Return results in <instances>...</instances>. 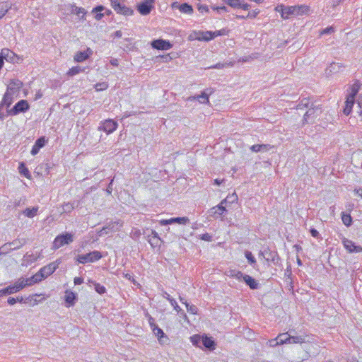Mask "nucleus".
<instances>
[{"label":"nucleus","mask_w":362,"mask_h":362,"mask_svg":"<svg viewBox=\"0 0 362 362\" xmlns=\"http://www.w3.org/2000/svg\"><path fill=\"white\" fill-rule=\"evenodd\" d=\"M275 11L281 13L282 18L288 19L291 16L307 14L309 11V7L305 5L286 6L283 4H280L275 8Z\"/></svg>","instance_id":"nucleus-1"},{"label":"nucleus","mask_w":362,"mask_h":362,"mask_svg":"<svg viewBox=\"0 0 362 362\" xmlns=\"http://www.w3.org/2000/svg\"><path fill=\"white\" fill-rule=\"evenodd\" d=\"M102 255L99 251L95 250L85 255H78L76 261L80 264L94 262L101 259Z\"/></svg>","instance_id":"nucleus-2"},{"label":"nucleus","mask_w":362,"mask_h":362,"mask_svg":"<svg viewBox=\"0 0 362 362\" xmlns=\"http://www.w3.org/2000/svg\"><path fill=\"white\" fill-rule=\"evenodd\" d=\"M74 241L73 235L69 233H66L64 234H61L57 235L54 242L52 247L56 250L59 249V247L65 245H69V243H72Z\"/></svg>","instance_id":"nucleus-3"},{"label":"nucleus","mask_w":362,"mask_h":362,"mask_svg":"<svg viewBox=\"0 0 362 362\" xmlns=\"http://www.w3.org/2000/svg\"><path fill=\"white\" fill-rule=\"evenodd\" d=\"M155 0H142L137 4L136 9L142 16L148 15L154 8Z\"/></svg>","instance_id":"nucleus-4"},{"label":"nucleus","mask_w":362,"mask_h":362,"mask_svg":"<svg viewBox=\"0 0 362 362\" xmlns=\"http://www.w3.org/2000/svg\"><path fill=\"white\" fill-rule=\"evenodd\" d=\"M30 107L27 100H21L11 109L7 110V115H17L21 112H26Z\"/></svg>","instance_id":"nucleus-5"},{"label":"nucleus","mask_w":362,"mask_h":362,"mask_svg":"<svg viewBox=\"0 0 362 362\" xmlns=\"http://www.w3.org/2000/svg\"><path fill=\"white\" fill-rule=\"evenodd\" d=\"M111 6L117 13L123 14L124 16H132L134 13V11L132 9L127 7L121 3L119 0H112Z\"/></svg>","instance_id":"nucleus-6"},{"label":"nucleus","mask_w":362,"mask_h":362,"mask_svg":"<svg viewBox=\"0 0 362 362\" xmlns=\"http://www.w3.org/2000/svg\"><path fill=\"white\" fill-rule=\"evenodd\" d=\"M189 39L208 42L213 40L212 31H194L189 35Z\"/></svg>","instance_id":"nucleus-7"},{"label":"nucleus","mask_w":362,"mask_h":362,"mask_svg":"<svg viewBox=\"0 0 362 362\" xmlns=\"http://www.w3.org/2000/svg\"><path fill=\"white\" fill-rule=\"evenodd\" d=\"M292 332H295V329H290L288 331V334L290 336V344H303L310 341L308 335L305 334H292Z\"/></svg>","instance_id":"nucleus-8"},{"label":"nucleus","mask_w":362,"mask_h":362,"mask_svg":"<svg viewBox=\"0 0 362 362\" xmlns=\"http://www.w3.org/2000/svg\"><path fill=\"white\" fill-rule=\"evenodd\" d=\"M117 128V123L113 119H106L101 122L99 129L103 130L107 134H111Z\"/></svg>","instance_id":"nucleus-9"},{"label":"nucleus","mask_w":362,"mask_h":362,"mask_svg":"<svg viewBox=\"0 0 362 362\" xmlns=\"http://www.w3.org/2000/svg\"><path fill=\"white\" fill-rule=\"evenodd\" d=\"M60 263V260L57 259L42 267L40 270L43 274L44 276L47 278L56 271Z\"/></svg>","instance_id":"nucleus-10"},{"label":"nucleus","mask_w":362,"mask_h":362,"mask_svg":"<svg viewBox=\"0 0 362 362\" xmlns=\"http://www.w3.org/2000/svg\"><path fill=\"white\" fill-rule=\"evenodd\" d=\"M1 52L3 54V56L5 57V60L8 62L18 63L20 60H22V59L19 56H18L16 53H14L9 49H2Z\"/></svg>","instance_id":"nucleus-11"},{"label":"nucleus","mask_w":362,"mask_h":362,"mask_svg":"<svg viewBox=\"0 0 362 362\" xmlns=\"http://www.w3.org/2000/svg\"><path fill=\"white\" fill-rule=\"evenodd\" d=\"M261 254L267 262H272L275 265L279 264V257L276 252L266 249Z\"/></svg>","instance_id":"nucleus-12"},{"label":"nucleus","mask_w":362,"mask_h":362,"mask_svg":"<svg viewBox=\"0 0 362 362\" xmlns=\"http://www.w3.org/2000/svg\"><path fill=\"white\" fill-rule=\"evenodd\" d=\"M189 222V219L187 217H176L171 218L170 219H162L159 221L160 225L166 226L173 223H178L181 225H185Z\"/></svg>","instance_id":"nucleus-13"},{"label":"nucleus","mask_w":362,"mask_h":362,"mask_svg":"<svg viewBox=\"0 0 362 362\" xmlns=\"http://www.w3.org/2000/svg\"><path fill=\"white\" fill-rule=\"evenodd\" d=\"M23 85V82L19 79H12L7 86L6 92L12 93L13 95L18 94Z\"/></svg>","instance_id":"nucleus-14"},{"label":"nucleus","mask_w":362,"mask_h":362,"mask_svg":"<svg viewBox=\"0 0 362 362\" xmlns=\"http://www.w3.org/2000/svg\"><path fill=\"white\" fill-rule=\"evenodd\" d=\"M313 104H312L311 107L308 109V110L305 113L303 116V123L306 124L309 122L310 118L316 117L319 113L321 112V110L318 107H313Z\"/></svg>","instance_id":"nucleus-15"},{"label":"nucleus","mask_w":362,"mask_h":362,"mask_svg":"<svg viewBox=\"0 0 362 362\" xmlns=\"http://www.w3.org/2000/svg\"><path fill=\"white\" fill-rule=\"evenodd\" d=\"M151 46L154 49L160 50H168L172 47L170 42L161 39L153 40L151 42Z\"/></svg>","instance_id":"nucleus-16"},{"label":"nucleus","mask_w":362,"mask_h":362,"mask_svg":"<svg viewBox=\"0 0 362 362\" xmlns=\"http://www.w3.org/2000/svg\"><path fill=\"white\" fill-rule=\"evenodd\" d=\"M172 6L173 8L179 9V11L182 13L191 15L194 12L192 6L187 3H184L182 4L173 3Z\"/></svg>","instance_id":"nucleus-17"},{"label":"nucleus","mask_w":362,"mask_h":362,"mask_svg":"<svg viewBox=\"0 0 362 362\" xmlns=\"http://www.w3.org/2000/svg\"><path fill=\"white\" fill-rule=\"evenodd\" d=\"M45 143L46 140L45 137L37 139L31 149V154L33 156L36 155L39 152L40 149L45 145Z\"/></svg>","instance_id":"nucleus-18"},{"label":"nucleus","mask_w":362,"mask_h":362,"mask_svg":"<svg viewBox=\"0 0 362 362\" xmlns=\"http://www.w3.org/2000/svg\"><path fill=\"white\" fill-rule=\"evenodd\" d=\"M124 222L122 220L117 219L115 221H111L106 224L108 227V230L111 232L119 231L121 228L123 226Z\"/></svg>","instance_id":"nucleus-19"},{"label":"nucleus","mask_w":362,"mask_h":362,"mask_svg":"<svg viewBox=\"0 0 362 362\" xmlns=\"http://www.w3.org/2000/svg\"><path fill=\"white\" fill-rule=\"evenodd\" d=\"M153 332L154 334L158 337V339L160 344H165L166 343L165 341H163V338H165L166 341H169L168 337L165 335L163 331L158 326H155V327L153 328Z\"/></svg>","instance_id":"nucleus-20"},{"label":"nucleus","mask_w":362,"mask_h":362,"mask_svg":"<svg viewBox=\"0 0 362 362\" xmlns=\"http://www.w3.org/2000/svg\"><path fill=\"white\" fill-rule=\"evenodd\" d=\"M273 148L269 144H255L250 147V150L253 152H267L270 151Z\"/></svg>","instance_id":"nucleus-21"},{"label":"nucleus","mask_w":362,"mask_h":362,"mask_svg":"<svg viewBox=\"0 0 362 362\" xmlns=\"http://www.w3.org/2000/svg\"><path fill=\"white\" fill-rule=\"evenodd\" d=\"M13 95H14L12 94V93H8L6 91L0 104L8 108L13 102Z\"/></svg>","instance_id":"nucleus-22"},{"label":"nucleus","mask_w":362,"mask_h":362,"mask_svg":"<svg viewBox=\"0 0 362 362\" xmlns=\"http://www.w3.org/2000/svg\"><path fill=\"white\" fill-rule=\"evenodd\" d=\"M21 284L22 282H19V281L18 280L15 282L13 285L7 286L6 288L7 293L10 295L24 288V285H22Z\"/></svg>","instance_id":"nucleus-23"},{"label":"nucleus","mask_w":362,"mask_h":362,"mask_svg":"<svg viewBox=\"0 0 362 362\" xmlns=\"http://www.w3.org/2000/svg\"><path fill=\"white\" fill-rule=\"evenodd\" d=\"M92 53L90 48H88L86 52H78L74 56V60L78 62H82L89 57V55Z\"/></svg>","instance_id":"nucleus-24"},{"label":"nucleus","mask_w":362,"mask_h":362,"mask_svg":"<svg viewBox=\"0 0 362 362\" xmlns=\"http://www.w3.org/2000/svg\"><path fill=\"white\" fill-rule=\"evenodd\" d=\"M202 346H204L206 349L210 350V351H213L215 349V347H216V344H215V342L212 339L211 337H203V340H202Z\"/></svg>","instance_id":"nucleus-25"},{"label":"nucleus","mask_w":362,"mask_h":362,"mask_svg":"<svg viewBox=\"0 0 362 362\" xmlns=\"http://www.w3.org/2000/svg\"><path fill=\"white\" fill-rule=\"evenodd\" d=\"M354 102L355 99L351 98V97H346L345 107L343 110V112L344 115H349L351 113Z\"/></svg>","instance_id":"nucleus-26"},{"label":"nucleus","mask_w":362,"mask_h":362,"mask_svg":"<svg viewBox=\"0 0 362 362\" xmlns=\"http://www.w3.org/2000/svg\"><path fill=\"white\" fill-rule=\"evenodd\" d=\"M211 93V90H205L200 95H197V100L202 104H207L209 103V96Z\"/></svg>","instance_id":"nucleus-27"},{"label":"nucleus","mask_w":362,"mask_h":362,"mask_svg":"<svg viewBox=\"0 0 362 362\" xmlns=\"http://www.w3.org/2000/svg\"><path fill=\"white\" fill-rule=\"evenodd\" d=\"M226 211L225 206H222V204H218L216 206L212 207L209 210V213L211 216H215L218 214L219 216L223 215Z\"/></svg>","instance_id":"nucleus-28"},{"label":"nucleus","mask_w":362,"mask_h":362,"mask_svg":"<svg viewBox=\"0 0 362 362\" xmlns=\"http://www.w3.org/2000/svg\"><path fill=\"white\" fill-rule=\"evenodd\" d=\"M243 279L246 283V284L250 286V288H257L258 283L255 281V279H253L250 276L245 274Z\"/></svg>","instance_id":"nucleus-29"},{"label":"nucleus","mask_w":362,"mask_h":362,"mask_svg":"<svg viewBox=\"0 0 362 362\" xmlns=\"http://www.w3.org/2000/svg\"><path fill=\"white\" fill-rule=\"evenodd\" d=\"M77 206V204H76L75 202H66V203H64V204L62 206V211H61V213H66V214H68V213H70Z\"/></svg>","instance_id":"nucleus-30"},{"label":"nucleus","mask_w":362,"mask_h":362,"mask_svg":"<svg viewBox=\"0 0 362 362\" xmlns=\"http://www.w3.org/2000/svg\"><path fill=\"white\" fill-rule=\"evenodd\" d=\"M361 84L358 81H356L350 88V92L347 95L348 97H351V98L355 99L356 95H357Z\"/></svg>","instance_id":"nucleus-31"},{"label":"nucleus","mask_w":362,"mask_h":362,"mask_svg":"<svg viewBox=\"0 0 362 362\" xmlns=\"http://www.w3.org/2000/svg\"><path fill=\"white\" fill-rule=\"evenodd\" d=\"M341 66L339 63L333 62L326 69V73L327 74H332L338 72Z\"/></svg>","instance_id":"nucleus-32"},{"label":"nucleus","mask_w":362,"mask_h":362,"mask_svg":"<svg viewBox=\"0 0 362 362\" xmlns=\"http://www.w3.org/2000/svg\"><path fill=\"white\" fill-rule=\"evenodd\" d=\"M38 211V207H33V208H26L23 211V214L28 217V218H33L37 215Z\"/></svg>","instance_id":"nucleus-33"},{"label":"nucleus","mask_w":362,"mask_h":362,"mask_svg":"<svg viewBox=\"0 0 362 362\" xmlns=\"http://www.w3.org/2000/svg\"><path fill=\"white\" fill-rule=\"evenodd\" d=\"M343 245L346 250L350 253H353L352 250L356 249L355 243L351 240L344 238L343 240Z\"/></svg>","instance_id":"nucleus-34"},{"label":"nucleus","mask_w":362,"mask_h":362,"mask_svg":"<svg viewBox=\"0 0 362 362\" xmlns=\"http://www.w3.org/2000/svg\"><path fill=\"white\" fill-rule=\"evenodd\" d=\"M104 10L105 7L103 6H98L93 9L92 12L96 13L95 16L96 20L99 21L105 16V13H101Z\"/></svg>","instance_id":"nucleus-35"},{"label":"nucleus","mask_w":362,"mask_h":362,"mask_svg":"<svg viewBox=\"0 0 362 362\" xmlns=\"http://www.w3.org/2000/svg\"><path fill=\"white\" fill-rule=\"evenodd\" d=\"M40 257V254L37 255V254H33V253H31V254H29L28 252H27L24 257H23V259H24V261H25L28 264H31L34 262H35Z\"/></svg>","instance_id":"nucleus-36"},{"label":"nucleus","mask_w":362,"mask_h":362,"mask_svg":"<svg viewBox=\"0 0 362 362\" xmlns=\"http://www.w3.org/2000/svg\"><path fill=\"white\" fill-rule=\"evenodd\" d=\"M18 170L21 175L25 176L26 178L30 179L31 177V175L25 166V165L23 163H21L18 167Z\"/></svg>","instance_id":"nucleus-37"},{"label":"nucleus","mask_w":362,"mask_h":362,"mask_svg":"<svg viewBox=\"0 0 362 362\" xmlns=\"http://www.w3.org/2000/svg\"><path fill=\"white\" fill-rule=\"evenodd\" d=\"M277 337L280 345L284 344H290V336L288 334V332L286 333L279 334Z\"/></svg>","instance_id":"nucleus-38"},{"label":"nucleus","mask_w":362,"mask_h":362,"mask_svg":"<svg viewBox=\"0 0 362 362\" xmlns=\"http://www.w3.org/2000/svg\"><path fill=\"white\" fill-rule=\"evenodd\" d=\"M341 220L343 223L349 227L352 223V218L349 214H346L345 212H341Z\"/></svg>","instance_id":"nucleus-39"},{"label":"nucleus","mask_w":362,"mask_h":362,"mask_svg":"<svg viewBox=\"0 0 362 362\" xmlns=\"http://www.w3.org/2000/svg\"><path fill=\"white\" fill-rule=\"evenodd\" d=\"M180 300L186 305L187 312H189V313H190L192 314H194V315L197 313V310L198 309H197V308L195 305H189L186 301H184L183 298H181V297H180Z\"/></svg>","instance_id":"nucleus-40"},{"label":"nucleus","mask_w":362,"mask_h":362,"mask_svg":"<svg viewBox=\"0 0 362 362\" xmlns=\"http://www.w3.org/2000/svg\"><path fill=\"white\" fill-rule=\"evenodd\" d=\"M190 339H191V341L193 344V345L200 347V348L202 346V344L203 337H200L199 335H194V336L191 337Z\"/></svg>","instance_id":"nucleus-41"},{"label":"nucleus","mask_w":362,"mask_h":362,"mask_svg":"<svg viewBox=\"0 0 362 362\" xmlns=\"http://www.w3.org/2000/svg\"><path fill=\"white\" fill-rule=\"evenodd\" d=\"M225 4L234 8H239L241 0H222Z\"/></svg>","instance_id":"nucleus-42"},{"label":"nucleus","mask_w":362,"mask_h":362,"mask_svg":"<svg viewBox=\"0 0 362 362\" xmlns=\"http://www.w3.org/2000/svg\"><path fill=\"white\" fill-rule=\"evenodd\" d=\"M258 57H259V54L257 53H252V54H250L249 56H245V57H240L238 59V62H250V61L253 60L255 59H257Z\"/></svg>","instance_id":"nucleus-43"},{"label":"nucleus","mask_w":362,"mask_h":362,"mask_svg":"<svg viewBox=\"0 0 362 362\" xmlns=\"http://www.w3.org/2000/svg\"><path fill=\"white\" fill-rule=\"evenodd\" d=\"M310 105V100L308 98H303L300 100V102L296 106L297 110H303L304 108H308Z\"/></svg>","instance_id":"nucleus-44"},{"label":"nucleus","mask_w":362,"mask_h":362,"mask_svg":"<svg viewBox=\"0 0 362 362\" xmlns=\"http://www.w3.org/2000/svg\"><path fill=\"white\" fill-rule=\"evenodd\" d=\"M76 299L75 294L73 292H66L65 300L70 305L74 304V300Z\"/></svg>","instance_id":"nucleus-45"},{"label":"nucleus","mask_w":362,"mask_h":362,"mask_svg":"<svg viewBox=\"0 0 362 362\" xmlns=\"http://www.w3.org/2000/svg\"><path fill=\"white\" fill-rule=\"evenodd\" d=\"M83 71V69L81 66H74V67L71 68L69 70V71L67 72V74L70 76H73L74 75L79 74L80 72H81Z\"/></svg>","instance_id":"nucleus-46"},{"label":"nucleus","mask_w":362,"mask_h":362,"mask_svg":"<svg viewBox=\"0 0 362 362\" xmlns=\"http://www.w3.org/2000/svg\"><path fill=\"white\" fill-rule=\"evenodd\" d=\"M11 8V5H8V4L6 3L3 4L0 7V16L1 18H3Z\"/></svg>","instance_id":"nucleus-47"},{"label":"nucleus","mask_w":362,"mask_h":362,"mask_svg":"<svg viewBox=\"0 0 362 362\" xmlns=\"http://www.w3.org/2000/svg\"><path fill=\"white\" fill-rule=\"evenodd\" d=\"M141 235V230L136 228H133L132 229V231L130 233V237L135 240H137L140 236Z\"/></svg>","instance_id":"nucleus-48"},{"label":"nucleus","mask_w":362,"mask_h":362,"mask_svg":"<svg viewBox=\"0 0 362 362\" xmlns=\"http://www.w3.org/2000/svg\"><path fill=\"white\" fill-rule=\"evenodd\" d=\"M19 282H22V285H24V288L26 286H32L35 284L33 279H32V276L27 279L20 278L18 279Z\"/></svg>","instance_id":"nucleus-49"},{"label":"nucleus","mask_w":362,"mask_h":362,"mask_svg":"<svg viewBox=\"0 0 362 362\" xmlns=\"http://www.w3.org/2000/svg\"><path fill=\"white\" fill-rule=\"evenodd\" d=\"M160 242V238H159V236H156L155 238H152V237L149 236L148 243H150V245L152 247H154L159 245Z\"/></svg>","instance_id":"nucleus-50"},{"label":"nucleus","mask_w":362,"mask_h":362,"mask_svg":"<svg viewBox=\"0 0 362 362\" xmlns=\"http://www.w3.org/2000/svg\"><path fill=\"white\" fill-rule=\"evenodd\" d=\"M32 279H33L35 284L38 283L41 281L43 279H45L43 274L41 272L40 270H39L38 272H37L35 274H34L32 276Z\"/></svg>","instance_id":"nucleus-51"},{"label":"nucleus","mask_w":362,"mask_h":362,"mask_svg":"<svg viewBox=\"0 0 362 362\" xmlns=\"http://www.w3.org/2000/svg\"><path fill=\"white\" fill-rule=\"evenodd\" d=\"M244 275L245 274H243L241 272L235 271V270L230 271V274H229L230 276L235 277L239 280L242 279L243 278Z\"/></svg>","instance_id":"nucleus-52"},{"label":"nucleus","mask_w":362,"mask_h":362,"mask_svg":"<svg viewBox=\"0 0 362 362\" xmlns=\"http://www.w3.org/2000/svg\"><path fill=\"white\" fill-rule=\"evenodd\" d=\"M237 201H238V195L235 193L229 194L224 199V202H228V203H234Z\"/></svg>","instance_id":"nucleus-53"},{"label":"nucleus","mask_w":362,"mask_h":362,"mask_svg":"<svg viewBox=\"0 0 362 362\" xmlns=\"http://www.w3.org/2000/svg\"><path fill=\"white\" fill-rule=\"evenodd\" d=\"M94 287H95V291L97 293H98L99 294H103V293H105V291H106L105 286H103V285H101L98 283L94 284Z\"/></svg>","instance_id":"nucleus-54"},{"label":"nucleus","mask_w":362,"mask_h":362,"mask_svg":"<svg viewBox=\"0 0 362 362\" xmlns=\"http://www.w3.org/2000/svg\"><path fill=\"white\" fill-rule=\"evenodd\" d=\"M226 66H233V62H230V63H225V64H221V63H217L214 66H211L210 67H209V69H223V67H225Z\"/></svg>","instance_id":"nucleus-55"},{"label":"nucleus","mask_w":362,"mask_h":362,"mask_svg":"<svg viewBox=\"0 0 362 362\" xmlns=\"http://www.w3.org/2000/svg\"><path fill=\"white\" fill-rule=\"evenodd\" d=\"M8 245L11 247V250H14L21 247L23 245V243H21L19 240H16L11 243H9Z\"/></svg>","instance_id":"nucleus-56"},{"label":"nucleus","mask_w":362,"mask_h":362,"mask_svg":"<svg viewBox=\"0 0 362 362\" xmlns=\"http://www.w3.org/2000/svg\"><path fill=\"white\" fill-rule=\"evenodd\" d=\"M245 257L248 260L249 263L251 264H255L256 262L255 258L254 257L251 252L246 251Z\"/></svg>","instance_id":"nucleus-57"},{"label":"nucleus","mask_w":362,"mask_h":362,"mask_svg":"<svg viewBox=\"0 0 362 362\" xmlns=\"http://www.w3.org/2000/svg\"><path fill=\"white\" fill-rule=\"evenodd\" d=\"M86 14V11L83 8L78 7V8L76 11V14L80 19H85V16Z\"/></svg>","instance_id":"nucleus-58"},{"label":"nucleus","mask_w":362,"mask_h":362,"mask_svg":"<svg viewBox=\"0 0 362 362\" xmlns=\"http://www.w3.org/2000/svg\"><path fill=\"white\" fill-rule=\"evenodd\" d=\"M267 345L271 347H275L278 345H280L278 337L269 340L267 341Z\"/></svg>","instance_id":"nucleus-59"},{"label":"nucleus","mask_w":362,"mask_h":362,"mask_svg":"<svg viewBox=\"0 0 362 362\" xmlns=\"http://www.w3.org/2000/svg\"><path fill=\"white\" fill-rule=\"evenodd\" d=\"M23 298H22V297H21V298H13V297H10V298H8L7 302H8V303L9 305H14L16 302H20V303H21V302L23 301Z\"/></svg>","instance_id":"nucleus-60"},{"label":"nucleus","mask_w":362,"mask_h":362,"mask_svg":"<svg viewBox=\"0 0 362 362\" xmlns=\"http://www.w3.org/2000/svg\"><path fill=\"white\" fill-rule=\"evenodd\" d=\"M170 305L174 308V310L179 313L180 310H181V308H180V306L177 305V302L175 301V300L174 298H173L172 300H170Z\"/></svg>","instance_id":"nucleus-61"},{"label":"nucleus","mask_w":362,"mask_h":362,"mask_svg":"<svg viewBox=\"0 0 362 362\" xmlns=\"http://www.w3.org/2000/svg\"><path fill=\"white\" fill-rule=\"evenodd\" d=\"M108 227L109 226H107L106 225L103 227L98 232V234L99 236H103V235L105 234H107L110 230H108Z\"/></svg>","instance_id":"nucleus-62"},{"label":"nucleus","mask_w":362,"mask_h":362,"mask_svg":"<svg viewBox=\"0 0 362 362\" xmlns=\"http://www.w3.org/2000/svg\"><path fill=\"white\" fill-rule=\"evenodd\" d=\"M211 8L214 11H217L218 12H221V11L228 12V8L225 6H211Z\"/></svg>","instance_id":"nucleus-63"},{"label":"nucleus","mask_w":362,"mask_h":362,"mask_svg":"<svg viewBox=\"0 0 362 362\" xmlns=\"http://www.w3.org/2000/svg\"><path fill=\"white\" fill-rule=\"evenodd\" d=\"M334 32V28L332 26L327 27L325 29H323L320 32V35H325V34H329Z\"/></svg>","instance_id":"nucleus-64"}]
</instances>
